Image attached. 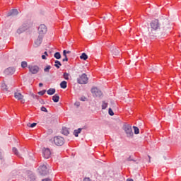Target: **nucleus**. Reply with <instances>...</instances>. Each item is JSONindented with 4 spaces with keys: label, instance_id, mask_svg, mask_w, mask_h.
Instances as JSON below:
<instances>
[{
    "label": "nucleus",
    "instance_id": "obj_1",
    "mask_svg": "<svg viewBox=\"0 0 181 181\" xmlns=\"http://www.w3.org/2000/svg\"><path fill=\"white\" fill-rule=\"evenodd\" d=\"M123 130L127 138H132V136H134V132H132V126L131 124L125 123L123 125Z\"/></svg>",
    "mask_w": 181,
    "mask_h": 181
},
{
    "label": "nucleus",
    "instance_id": "obj_2",
    "mask_svg": "<svg viewBox=\"0 0 181 181\" xmlns=\"http://www.w3.org/2000/svg\"><path fill=\"white\" fill-rule=\"evenodd\" d=\"M150 26L151 28V31L158 32V30H160V23L158 19L152 20Z\"/></svg>",
    "mask_w": 181,
    "mask_h": 181
},
{
    "label": "nucleus",
    "instance_id": "obj_3",
    "mask_svg": "<svg viewBox=\"0 0 181 181\" xmlns=\"http://www.w3.org/2000/svg\"><path fill=\"white\" fill-rule=\"evenodd\" d=\"M53 142L57 146H63V145H64V138L60 136H54Z\"/></svg>",
    "mask_w": 181,
    "mask_h": 181
},
{
    "label": "nucleus",
    "instance_id": "obj_4",
    "mask_svg": "<svg viewBox=\"0 0 181 181\" xmlns=\"http://www.w3.org/2000/svg\"><path fill=\"white\" fill-rule=\"evenodd\" d=\"M77 83L78 84H87V83H88V77H87V74H83L79 76L77 78Z\"/></svg>",
    "mask_w": 181,
    "mask_h": 181
},
{
    "label": "nucleus",
    "instance_id": "obj_5",
    "mask_svg": "<svg viewBox=\"0 0 181 181\" xmlns=\"http://www.w3.org/2000/svg\"><path fill=\"white\" fill-rule=\"evenodd\" d=\"M90 91L93 97H97L98 98H100V97H103V92L97 87H93Z\"/></svg>",
    "mask_w": 181,
    "mask_h": 181
},
{
    "label": "nucleus",
    "instance_id": "obj_6",
    "mask_svg": "<svg viewBox=\"0 0 181 181\" xmlns=\"http://www.w3.org/2000/svg\"><path fill=\"white\" fill-rule=\"evenodd\" d=\"M37 30H38L39 35L45 37V34L47 33V27H46V25L45 24H41L38 27Z\"/></svg>",
    "mask_w": 181,
    "mask_h": 181
},
{
    "label": "nucleus",
    "instance_id": "obj_7",
    "mask_svg": "<svg viewBox=\"0 0 181 181\" xmlns=\"http://www.w3.org/2000/svg\"><path fill=\"white\" fill-rule=\"evenodd\" d=\"M38 172L40 175H41V176H46L49 173V171L47 170V167L45 164L41 165L39 167Z\"/></svg>",
    "mask_w": 181,
    "mask_h": 181
},
{
    "label": "nucleus",
    "instance_id": "obj_8",
    "mask_svg": "<svg viewBox=\"0 0 181 181\" xmlns=\"http://www.w3.org/2000/svg\"><path fill=\"white\" fill-rule=\"evenodd\" d=\"M42 156L44 159H50L52 158V151L49 148H44L42 149Z\"/></svg>",
    "mask_w": 181,
    "mask_h": 181
},
{
    "label": "nucleus",
    "instance_id": "obj_9",
    "mask_svg": "<svg viewBox=\"0 0 181 181\" xmlns=\"http://www.w3.org/2000/svg\"><path fill=\"white\" fill-rule=\"evenodd\" d=\"M28 69L30 73H32V74H37L40 70V68L37 65H28Z\"/></svg>",
    "mask_w": 181,
    "mask_h": 181
},
{
    "label": "nucleus",
    "instance_id": "obj_10",
    "mask_svg": "<svg viewBox=\"0 0 181 181\" xmlns=\"http://www.w3.org/2000/svg\"><path fill=\"white\" fill-rule=\"evenodd\" d=\"M29 29V24H23L22 26L17 30V33H23V32H25V30H28Z\"/></svg>",
    "mask_w": 181,
    "mask_h": 181
},
{
    "label": "nucleus",
    "instance_id": "obj_11",
    "mask_svg": "<svg viewBox=\"0 0 181 181\" xmlns=\"http://www.w3.org/2000/svg\"><path fill=\"white\" fill-rule=\"evenodd\" d=\"M43 36L42 35H38L37 39H36L35 40V46L36 47H39V46H40V45H42V42H43Z\"/></svg>",
    "mask_w": 181,
    "mask_h": 181
},
{
    "label": "nucleus",
    "instance_id": "obj_12",
    "mask_svg": "<svg viewBox=\"0 0 181 181\" xmlns=\"http://www.w3.org/2000/svg\"><path fill=\"white\" fill-rule=\"evenodd\" d=\"M19 13V11H18V9L13 8L10 11L7 13V16H16Z\"/></svg>",
    "mask_w": 181,
    "mask_h": 181
},
{
    "label": "nucleus",
    "instance_id": "obj_13",
    "mask_svg": "<svg viewBox=\"0 0 181 181\" xmlns=\"http://www.w3.org/2000/svg\"><path fill=\"white\" fill-rule=\"evenodd\" d=\"M5 73H6V74L12 75V74H13V73H15V68H13V67L7 68L5 70Z\"/></svg>",
    "mask_w": 181,
    "mask_h": 181
},
{
    "label": "nucleus",
    "instance_id": "obj_14",
    "mask_svg": "<svg viewBox=\"0 0 181 181\" xmlns=\"http://www.w3.org/2000/svg\"><path fill=\"white\" fill-rule=\"evenodd\" d=\"M28 181H36V176L35 175V174L33 173H29L28 178H27Z\"/></svg>",
    "mask_w": 181,
    "mask_h": 181
},
{
    "label": "nucleus",
    "instance_id": "obj_15",
    "mask_svg": "<svg viewBox=\"0 0 181 181\" xmlns=\"http://www.w3.org/2000/svg\"><path fill=\"white\" fill-rule=\"evenodd\" d=\"M81 131H83V128H78V129H75L73 133L74 136H76V138L78 137V134H81Z\"/></svg>",
    "mask_w": 181,
    "mask_h": 181
},
{
    "label": "nucleus",
    "instance_id": "obj_16",
    "mask_svg": "<svg viewBox=\"0 0 181 181\" xmlns=\"http://www.w3.org/2000/svg\"><path fill=\"white\" fill-rule=\"evenodd\" d=\"M14 97L16 98V100H23V95H22L21 93H15Z\"/></svg>",
    "mask_w": 181,
    "mask_h": 181
},
{
    "label": "nucleus",
    "instance_id": "obj_17",
    "mask_svg": "<svg viewBox=\"0 0 181 181\" xmlns=\"http://www.w3.org/2000/svg\"><path fill=\"white\" fill-rule=\"evenodd\" d=\"M60 100V96L59 95L55 94L54 96H52V100L54 103H59V100Z\"/></svg>",
    "mask_w": 181,
    "mask_h": 181
},
{
    "label": "nucleus",
    "instance_id": "obj_18",
    "mask_svg": "<svg viewBox=\"0 0 181 181\" xmlns=\"http://www.w3.org/2000/svg\"><path fill=\"white\" fill-rule=\"evenodd\" d=\"M56 93V89L55 88H49L47 91V93L48 95H53Z\"/></svg>",
    "mask_w": 181,
    "mask_h": 181
},
{
    "label": "nucleus",
    "instance_id": "obj_19",
    "mask_svg": "<svg viewBox=\"0 0 181 181\" xmlns=\"http://www.w3.org/2000/svg\"><path fill=\"white\" fill-rule=\"evenodd\" d=\"M61 88H67V81H63L60 83Z\"/></svg>",
    "mask_w": 181,
    "mask_h": 181
},
{
    "label": "nucleus",
    "instance_id": "obj_20",
    "mask_svg": "<svg viewBox=\"0 0 181 181\" xmlns=\"http://www.w3.org/2000/svg\"><path fill=\"white\" fill-rule=\"evenodd\" d=\"M62 134H63V135H69V134H70V132H69V129H67V128L66 127H63L62 130Z\"/></svg>",
    "mask_w": 181,
    "mask_h": 181
},
{
    "label": "nucleus",
    "instance_id": "obj_21",
    "mask_svg": "<svg viewBox=\"0 0 181 181\" xmlns=\"http://www.w3.org/2000/svg\"><path fill=\"white\" fill-rule=\"evenodd\" d=\"M54 57L57 59V60H59V59H62V54H60V52H57L54 54Z\"/></svg>",
    "mask_w": 181,
    "mask_h": 181
},
{
    "label": "nucleus",
    "instance_id": "obj_22",
    "mask_svg": "<svg viewBox=\"0 0 181 181\" xmlns=\"http://www.w3.org/2000/svg\"><path fill=\"white\" fill-rule=\"evenodd\" d=\"M55 64L54 65L55 67L57 69H60V66H62V62L59 60H55L54 61Z\"/></svg>",
    "mask_w": 181,
    "mask_h": 181
},
{
    "label": "nucleus",
    "instance_id": "obj_23",
    "mask_svg": "<svg viewBox=\"0 0 181 181\" xmlns=\"http://www.w3.org/2000/svg\"><path fill=\"white\" fill-rule=\"evenodd\" d=\"M80 58L81 59V60H87L88 59V56H87V54L86 53H83Z\"/></svg>",
    "mask_w": 181,
    "mask_h": 181
},
{
    "label": "nucleus",
    "instance_id": "obj_24",
    "mask_svg": "<svg viewBox=\"0 0 181 181\" xmlns=\"http://www.w3.org/2000/svg\"><path fill=\"white\" fill-rule=\"evenodd\" d=\"M50 69H52V66H50V65H47V66H45V68L44 69L45 73H49Z\"/></svg>",
    "mask_w": 181,
    "mask_h": 181
},
{
    "label": "nucleus",
    "instance_id": "obj_25",
    "mask_svg": "<svg viewBox=\"0 0 181 181\" xmlns=\"http://www.w3.org/2000/svg\"><path fill=\"white\" fill-rule=\"evenodd\" d=\"M108 107V103L105 101L102 102V110H105Z\"/></svg>",
    "mask_w": 181,
    "mask_h": 181
},
{
    "label": "nucleus",
    "instance_id": "obj_26",
    "mask_svg": "<svg viewBox=\"0 0 181 181\" xmlns=\"http://www.w3.org/2000/svg\"><path fill=\"white\" fill-rule=\"evenodd\" d=\"M21 67L22 69H26V67H28V62H26L25 61H23L21 62Z\"/></svg>",
    "mask_w": 181,
    "mask_h": 181
},
{
    "label": "nucleus",
    "instance_id": "obj_27",
    "mask_svg": "<svg viewBox=\"0 0 181 181\" xmlns=\"http://www.w3.org/2000/svg\"><path fill=\"white\" fill-rule=\"evenodd\" d=\"M133 129H134L135 135H138V134H139V128L134 126Z\"/></svg>",
    "mask_w": 181,
    "mask_h": 181
},
{
    "label": "nucleus",
    "instance_id": "obj_28",
    "mask_svg": "<svg viewBox=\"0 0 181 181\" xmlns=\"http://www.w3.org/2000/svg\"><path fill=\"white\" fill-rule=\"evenodd\" d=\"M69 76H70L69 74H68L67 72H64L63 74V77L64 80H69Z\"/></svg>",
    "mask_w": 181,
    "mask_h": 181
},
{
    "label": "nucleus",
    "instance_id": "obj_29",
    "mask_svg": "<svg viewBox=\"0 0 181 181\" xmlns=\"http://www.w3.org/2000/svg\"><path fill=\"white\" fill-rule=\"evenodd\" d=\"M12 151L13 153L16 155V156H19V152L18 151V148L13 147Z\"/></svg>",
    "mask_w": 181,
    "mask_h": 181
},
{
    "label": "nucleus",
    "instance_id": "obj_30",
    "mask_svg": "<svg viewBox=\"0 0 181 181\" xmlns=\"http://www.w3.org/2000/svg\"><path fill=\"white\" fill-rule=\"evenodd\" d=\"M108 114H109V115H110L111 117L114 116V111H112V109H111V107L109 108Z\"/></svg>",
    "mask_w": 181,
    "mask_h": 181
},
{
    "label": "nucleus",
    "instance_id": "obj_31",
    "mask_svg": "<svg viewBox=\"0 0 181 181\" xmlns=\"http://www.w3.org/2000/svg\"><path fill=\"white\" fill-rule=\"evenodd\" d=\"M39 95H45L46 94V90H42L38 92Z\"/></svg>",
    "mask_w": 181,
    "mask_h": 181
},
{
    "label": "nucleus",
    "instance_id": "obj_32",
    "mask_svg": "<svg viewBox=\"0 0 181 181\" xmlns=\"http://www.w3.org/2000/svg\"><path fill=\"white\" fill-rule=\"evenodd\" d=\"M41 111L43 112H47V109L45 106H42L41 107Z\"/></svg>",
    "mask_w": 181,
    "mask_h": 181
},
{
    "label": "nucleus",
    "instance_id": "obj_33",
    "mask_svg": "<svg viewBox=\"0 0 181 181\" xmlns=\"http://www.w3.org/2000/svg\"><path fill=\"white\" fill-rule=\"evenodd\" d=\"M127 162H135V160H134L133 158H131V156H129V158H127Z\"/></svg>",
    "mask_w": 181,
    "mask_h": 181
},
{
    "label": "nucleus",
    "instance_id": "obj_34",
    "mask_svg": "<svg viewBox=\"0 0 181 181\" xmlns=\"http://www.w3.org/2000/svg\"><path fill=\"white\" fill-rule=\"evenodd\" d=\"M36 125H37V123H32L30 127V128H35V127H36Z\"/></svg>",
    "mask_w": 181,
    "mask_h": 181
},
{
    "label": "nucleus",
    "instance_id": "obj_35",
    "mask_svg": "<svg viewBox=\"0 0 181 181\" xmlns=\"http://www.w3.org/2000/svg\"><path fill=\"white\" fill-rule=\"evenodd\" d=\"M86 100H87V98L85 96H83L80 98L81 101H86Z\"/></svg>",
    "mask_w": 181,
    "mask_h": 181
},
{
    "label": "nucleus",
    "instance_id": "obj_36",
    "mask_svg": "<svg viewBox=\"0 0 181 181\" xmlns=\"http://www.w3.org/2000/svg\"><path fill=\"white\" fill-rule=\"evenodd\" d=\"M63 56H64V57L67 56V51L66 49L63 51Z\"/></svg>",
    "mask_w": 181,
    "mask_h": 181
},
{
    "label": "nucleus",
    "instance_id": "obj_37",
    "mask_svg": "<svg viewBox=\"0 0 181 181\" xmlns=\"http://www.w3.org/2000/svg\"><path fill=\"white\" fill-rule=\"evenodd\" d=\"M33 98H35V100H39V95H33Z\"/></svg>",
    "mask_w": 181,
    "mask_h": 181
},
{
    "label": "nucleus",
    "instance_id": "obj_38",
    "mask_svg": "<svg viewBox=\"0 0 181 181\" xmlns=\"http://www.w3.org/2000/svg\"><path fill=\"white\" fill-rule=\"evenodd\" d=\"M83 181H93V180H91V179H90V177H85L83 179Z\"/></svg>",
    "mask_w": 181,
    "mask_h": 181
},
{
    "label": "nucleus",
    "instance_id": "obj_39",
    "mask_svg": "<svg viewBox=\"0 0 181 181\" xmlns=\"http://www.w3.org/2000/svg\"><path fill=\"white\" fill-rule=\"evenodd\" d=\"M62 62H69V58H67V56H66L65 58L62 59Z\"/></svg>",
    "mask_w": 181,
    "mask_h": 181
},
{
    "label": "nucleus",
    "instance_id": "obj_40",
    "mask_svg": "<svg viewBox=\"0 0 181 181\" xmlns=\"http://www.w3.org/2000/svg\"><path fill=\"white\" fill-rule=\"evenodd\" d=\"M74 105H76V107H78L80 105V102H76Z\"/></svg>",
    "mask_w": 181,
    "mask_h": 181
},
{
    "label": "nucleus",
    "instance_id": "obj_41",
    "mask_svg": "<svg viewBox=\"0 0 181 181\" xmlns=\"http://www.w3.org/2000/svg\"><path fill=\"white\" fill-rule=\"evenodd\" d=\"M42 181H52V180L50 178H45L43 179Z\"/></svg>",
    "mask_w": 181,
    "mask_h": 181
},
{
    "label": "nucleus",
    "instance_id": "obj_42",
    "mask_svg": "<svg viewBox=\"0 0 181 181\" xmlns=\"http://www.w3.org/2000/svg\"><path fill=\"white\" fill-rule=\"evenodd\" d=\"M42 60H46L47 58L46 57V55H42Z\"/></svg>",
    "mask_w": 181,
    "mask_h": 181
},
{
    "label": "nucleus",
    "instance_id": "obj_43",
    "mask_svg": "<svg viewBox=\"0 0 181 181\" xmlns=\"http://www.w3.org/2000/svg\"><path fill=\"white\" fill-rule=\"evenodd\" d=\"M44 56H49V54H47V52H44Z\"/></svg>",
    "mask_w": 181,
    "mask_h": 181
},
{
    "label": "nucleus",
    "instance_id": "obj_44",
    "mask_svg": "<svg viewBox=\"0 0 181 181\" xmlns=\"http://www.w3.org/2000/svg\"><path fill=\"white\" fill-rule=\"evenodd\" d=\"M39 87H43V84L42 83H39Z\"/></svg>",
    "mask_w": 181,
    "mask_h": 181
},
{
    "label": "nucleus",
    "instance_id": "obj_45",
    "mask_svg": "<svg viewBox=\"0 0 181 181\" xmlns=\"http://www.w3.org/2000/svg\"><path fill=\"white\" fill-rule=\"evenodd\" d=\"M127 181H134L132 179H127Z\"/></svg>",
    "mask_w": 181,
    "mask_h": 181
},
{
    "label": "nucleus",
    "instance_id": "obj_46",
    "mask_svg": "<svg viewBox=\"0 0 181 181\" xmlns=\"http://www.w3.org/2000/svg\"><path fill=\"white\" fill-rule=\"evenodd\" d=\"M70 51H66V54H70Z\"/></svg>",
    "mask_w": 181,
    "mask_h": 181
},
{
    "label": "nucleus",
    "instance_id": "obj_47",
    "mask_svg": "<svg viewBox=\"0 0 181 181\" xmlns=\"http://www.w3.org/2000/svg\"><path fill=\"white\" fill-rule=\"evenodd\" d=\"M148 158H151V156H148Z\"/></svg>",
    "mask_w": 181,
    "mask_h": 181
},
{
    "label": "nucleus",
    "instance_id": "obj_48",
    "mask_svg": "<svg viewBox=\"0 0 181 181\" xmlns=\"http://www.w3.org/2000/svg\"><path fill=\"white\" fill-rule=\"evenodd\" d=\"M151 36H152V35H150V37H151Z\"/></svg>",
    "mask_w": 181,
    "mask_h": 181
}]
</instances>
